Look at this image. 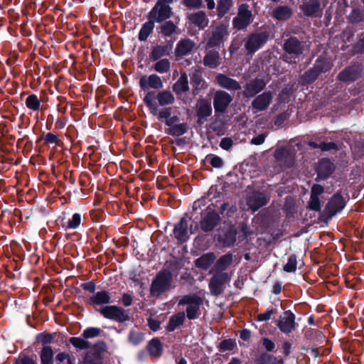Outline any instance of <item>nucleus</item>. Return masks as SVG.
<instances>
[{
	"instance_id": "1",
	"label": "nucleus",
	"mask_w": 364,
	"mask_h": 364,
	"mask_svg": "<svg viewBox=\"0 0 364 364\" xmlns=\"http://www.w3.org/2000/svg\"><path fill=\"white\" fill-rule=\"evenodd\" d=\"M175 0H157L154 6L147 14L148 21L142 24L139 32L138 39L139 41H146L151 33H152L155 23H162L169 19L173 14L171 4Z\"/></svg>"
},
{
	"instance_id": "2",
	"label": "nucleus",
	"mask_w": 364,
	"mask_h": 364,
	"mask_svg": "<svg viewBox=\"0 0 364 364\" xmlns=\"http://www.w3.org/2000/svg\"><path fill=\"white\" fill-rule=\"evenodd\" d=\"M282 48L284 51L282 59L287 63L296 64L304 58V43L296 36H291L284 40Z\"/></svg>"
},
{
	"instance_id": "3",
	"label": "nucleus",
	"mask_w": 364,
	"mask_h": 364,
	"mask_svg": "<svg viewBox=\"0 0 364 364\" xmlns=\"http://www.w3.org/2000/svg\"><path fill=\"white\" fill-rule=\"evenodd\" d=\"M254 21L249 4L244 3L238 6L237 16L232 19V27L237 31L245 30Z\"/></svg>"
},
{
	"instance_id": "4",
	"label": "nucleus",
	"mask_w": 364,
	"mask_h": 364,
	"mask_svg": "<svg viewBox=\"0 0 364 364\" xmlns=\"http://www.w3.org/2000/svg\"><path fill=\"white\" fill-rule=\"evenodd\" d=\"M173 100L174 97L171 92H147L144 97L145 102L154 114H156L159 105L171 104Z\"/></svg>"
},
{
	"instance_id": "5",
	"label": "nucleus",
	"mask_w": 364,
	"mask_h": 364,
	"mask_svg": "<svg viewBox=\"0 0 364 364\" xmlns=\"http://www.w3.org/2000/svg\"><path fill=\"white\" fill-rule=\"evenodd\" d=\"M228 36V24L220 23L213 28L210 36L207 41L206 48H220L227 41Z\"/></svg>"
},
{
	"instance_id": "6",
	"label": "nucleus",
	"mask_w": 364,
	"mask_h": 364,
	"mask_svg": "<svg viewBox=\"0 0 364 364\" xmlns=\"http://www.w3.org/2000/svg\"><path fill=\"white\" fill-rule=\"evenodd\" d=\"M269 33L267 31L254 32L250 34L245 43V48L249 54L256 53L262 48L269 39Z\"/></svg>"
},
{
	"instance_id": "7",
	"label": "nucleus",
	"mask_w": 364,
	"mask_h": 364,
	"mask_svg": "<svg viewBox=\"0 0 364 364\" xmlns=\"http://www.w3.org/2000/svg\"><path fill=\"white\" fill-rule=\"evenodd\" d=\"M364 70L363 65L358 62H354L345 68L338 75V80L341 82H355L361 77Z\"/></svg>"
},
{
	"instance_id": "8",
	"label": "nucleus",
	"mask_w": 364,
	"mask_h": 364,
	"mask_svg": "<svg viewBox=\"0 0 364 364\" xmlns=\"http://www.w3.org/2000/svg\"><path fill=\"white\" fill-rule=\"evenodd\" d=\"M171 282V274L168 272H162L157 274L151 287V294L153 296H159L169 289Z\"/></svg>"
},
{
	"instance_id": "9",
	"label": "nucleus",
	"mask_w": 364,
	"mask_h": 364,
	"mask_svg": "<svg viewBox=\"0 0 364 364\" xmlns=\"http://www.w3.org/2000/svg\"><path fill=\"white\" fill-rule=\"evenodd\" d=\"M202 304L200 297L196 295H188L183 296L180 301L179 305H186L187 317L194 319L198 316L200 306Z\"/></svg>"
},
{
	"instance_id": "10",
	"label": "nucleus",
	"mask_w": 364,
	"mask_h": 364,
	"mask_svg": "<svg viewBox=\"0 0 364 364\" xmlns=\"http://www.w3.org/2000/svg\"><path fill=\"white\" fill-rule=\"evenodd\" d=\"M299 9L304 18H320L322 15L320 0H304L299 5Z\"/></svg>"
},
{
	"instance_id": "11",
	"label": "nucleus",
	"mask_w": 364,
	"mask_h": 364,
	"mask_svg": "<svg viewBox=\"0 0 364 364\" xmlns=\"http://www.w3.org/2000/svg\"><path fill=\"white\" fill-rule=\"evenodd\" d=\"M347 23L353 27H361L364 25V6H353L346 16Z\"/></svg>"
},
{
	"instance_id": "12",
	"label": "nucleus",
	"mask_w": 364,
	"mask_h": 364,
	"mask_svg": "<svg viewBox=\"0 0 364 364\" xmlns=\"http://www.w3.org/2000/svg\"><path fill=\"white\" fill-rule=\"evenodd\" d=\"M294 315L291 311H285L280 316L277 326L281 331L289 333L294 328Z\"/></svg>"
},
{
	"instance_id": "13",
	"label": "nucleus",
	"mask_w": 364,
	"mask_h": 364,
	"mask_svg": "<svg viewBox=\"0 0 364 364\" xmlns=\"http://www.w3.org/2000/svg\"><path fill=\"white\" fill-rule=\"evenodd\" d=\"M230 279L228 273H220L215 274L209 284V288L211 293L214 295L220 294L223 291V285Z\"/></svg>"
},
{
	"instance_id": "14",
	"label": "nucleus",
	"mask_w": 364,
	"mask_h": 364,
	"mask_svg": "<svg viewBox=\"0 0 364 364\" xmlns=\"http://www.w3.org/2000/svg\"><path fill=\"white\" fill-rule=\"evenodd\" d=\"M139 85L144 91H146L149 88L160 89L163 84L157 75L151 74L148 77L145 75L141 76L139 80Z\"/></svg>"
},
{
	"instance_id": "15",
	"label": "nucleus",
	"mask_w": 364,
	"mask_h": 364,
	"mask_svg": "<svg viewBox=\"0 0 364 364\" xmlns=\"http://www.w3.org/2000/svg\"><path fill=\"white\" fill-rule=\"evenodd\" d=\"M218 84L227 90L236 91L241 88L240 83L235 80L229 77L225 74L220 73L215 77Z\"/></svg>"
},
{
	"instance_id": "16",
	"label": "nucleus",
	"mask_w": 364,
	"mask_h": 364,
	"mask_svg": "<svg viewBox=\"0 0 364 364\" xmlns=\"http://www.w3.org/2000/svg\"><path fill=\"white\" fill-rule=\"evenodd\" d=\"M203 65L210 68L215 69L221 63V58L218 51L215 50H208L203 59Z\"/></svg>"
},
{
	"instance_id": "17",
	"label": "nucleus",
	"mask_w": 364,
	"mask_h": 364,
	"mask_svg": "<svg viewBox=\"0 0 364 364\" xmlns=\"http://www.w3.org/2000/svg\"><path fill=\"white\" fill-rule=\"evenodd\" d=\"M195 46L193 41L189 38L181 39L176 45L175 54L176 57H183L190 53Z\"/></svg>"
},
{
	"instance_id": "18",
	"label": "nucleus",
	"mask_w": 364,
	"mask_h": 364,
	"mask_svg": "<svg viewBox=\"0 0 364 364\" xmlns=\"http://www.w3.org/2000/svg\"><path fill=\"white\" fill-rule=\"evenodd\" d=\"M345 205L343 197L340 195H335L328 202L326 210L330 216H333L338 212L341 211Z\"/></svg>"
},
{
	"instance_id": "19",
	"label": "nucleus",
	"mask_w": 364,
	"mask_h": 364,
	"mask_svg": "<svg viewBox=\"0 0 364 364\" xmlns=\"http://www.w3.org/2000/svg\"><path fill=\"white\" fill-rule=\"evenodd\" d=\"M189 21L199 28H205L209 22L206 14L203 11L191 14L188 17Z\"/></svg>"
},
{
	"instance_id": "20",
	"label": "nucleus",
	"mask_w": 364,
	"mask_h": 364,
	"mask_svg": "<svg viewBox=\"0 0 364 364\" xmlns=\"http://www.w3.org/2000/svg\"><path fill=\"white\" fill-rule=\"evenodd\" d=\"M156 27V31L163 36L171 37L177 33V26L173 21L165 20Z\"/></svg>"
},
{
	"instance_id": "21",
	"label": "nucleus",
	"mask_w": 364,
	"mask_h": 364,
	"mask_svg": "<svg viewBox=\"0 0 364 364\" xmlns=\"http://www.w3.org/2000/svg\"><path fill=\"white\" fill-rule=\"evenodd\" d=\"M292 15V9L287 5L278 6L272 11V17L280 21L289 20Z\"/></svg>"
},
{
	"instance_id": "22",
	"label": "nucleus",
	"mask_w": 364,
	"mask_h": 364,
	"mask_svg": "<svg viewBox=\"0 0 364 364\" xmlns=\"http://www.w3.org/2000/svg\"><path fill=\"white\" fill-rule=\"evenodd\" d=\"M101 314L107 318L122 321L124 318V315L122 309L114 306H109L101 309Z\"/></svg>"
},
{
	"instance_id": "23",
	"label": "nucleus",
	"mask_w": 364,
	"mask_h": 364,
	"mask_svg": "<svg viewBox=\"0 0 364 364\" xmlns=\"http://www.w3.org/2000/svg\"><path fill=\"white\" fill-rule=\"evenodd\" d=\"M172 50V44L157 45L152 48L150 54V58L153 61H156L164 56H168Z\"/></svg>"
},
{
	"instance_id": "24",
	"label": "nucleus",
	"mask_w": 364,
	"mask_h": 364,
	"mask_svg": "<svg viewBox=\"0 0 364 364\" xmlns=\"http://www.w3.org/2000/svg\"><path fill=\"white\" fill-rule=\"evenodd\" d=\"M332 66V63L326 58L319 56L315 60L311 68L319 76V75L321 73H326L328 72L331 69Z\"/></svg>"
},
{
	"instance_id": "25",
	"label": "nucleus",
	"mask_w": 364,
	"mask_h": 364,
	"mask_svg": "<svg viewBox=\"0 0 364 364\" xmlns=\"http://www.w3.org/2000/svg\"><path fill=\"white\" fill-rule=\"evenodd\" d=\"M191 84L193 87V91H200L205 90L208 85L205 82L202 76L200 70H196L191 76Z\"/></svg>"
},
{
	"instance_id": "26",
	"label": "nucleus",
	"mask_w": 364,
	"mask_h": 364,
	"mask_svg": "<svg viewBox=\"0 0 364 364\" xmlns=\"http://www.w3.org/2000/svg\"><path fill=\"white\" fill-rule=\"evenodd\" d=\"M174 235L181 242L188 240L189 232L188 230V223L185 218H182L178 224L175 226Z\"/></svg>"
},
{
	"instance_id": "27",
	"label": "nucleus",
	"mask_w": 364,
	"mask_h": 364,
	"mask_svg": "<svg viewBox=\"0 0 364 364\" xmlns=\"http://www.w3.org/2000/svg\"><path fill=\"white\" fill-rule=\"evenodd\" d=\"M268 82V76L258 75L255 79L247 84L246 91H262Z\"/></svg>"
},
{
	"instance_id": "28",
	"label": "nucleus",
	"mask_w": 364,
	"mask_h": 364,
	"mask_svg": "<svg viewBox=\"0 0 364 364\" xmlns=\"http://www.w3.org/2000/svg\"><path fill=\"white\" fill-rule=\"evenodd\" d=\"M231 101L228 92H217L214 100V107L216 111L223 112Z\"/></svg>"
},
{
	"instance_id": "29",
	"label": "nucleus",
	"mask_w": 364,
	"mask_h": 364,
	"mask_svg": "<svg viewBox=\"0 0 364 364\" xmlns=\"http://www.w3.org/2000/svg\"><path fill=\"white\" fill-rule=\"evenodd\" d=\"M215 259V256L213 253H206L195 261V265L199 269L206 270L212 265Z\"/></svg>"
},
{
	"instance_id": "30",
	"label": "nucleus",
	"mask_w": 364,
	"mask_h": 364,
	"mask_svg": "<svg viewBox=\"0 0 364 364\" xmlns=\"http://www.w3.org/2000/svg\"><path fill=\"white\" fill-rule=\"evenodd\" d=\"M219 220L218 215L215 212H209L201 222V228L205 231L211 230Z\"/></svg>"
},
{
	"instance_id": "31",
	"label": "nucleus",
	"mask_w": 364,
	"mask_h": 364,
	"mask_svg": "<svg viewBox=\"0 0 364 364\" xmlns=\"http://www.w3.org/2000/svg\"><path fill=\"white\" fill-rule=\"evenodd\" d=\"M267 200L263 194L254 193L248 199L247 205L253 211L257 210L266 203Z\"/></svg>"
},
{
	"instance_id": "32",
	"label": "nucleus",
	"mask_w": 364,
	"mask_h": 364,
	"mask_svg": "<svg viewBox=\"0 0 364 364\" xmlns=\"http://www.w3.org/2000/svg\"><path fill=\"white\" fill-rule=\"evenodd\" d=\"M271 99L270 92H263L253 101L252 106L257 111L263 110L269 105Z\"/></svg>"
},
{
	"instance_id": "33",
	"label": "nucleus",
	"mask_w": 364,
	"mask_h": 364,
	"mask_svg": "<svg viewBox=\"0 0 364 364\" xmlns=\"http://www.w3.org/2000/svg\"><path fill=\"white\" fill-rule=\"evenodd\" d=\"M233 0H218L216 11L219 18H223L231 10Z\"/></svg>"
},
{
	"instance_id": "34",
	"label": "nucleus",
	"mask_w": 364,
	"mask_h": 364,
	"mask_svg": "<svg viewBox=\"0 0 364 364\" xmlns=\"http://www.w3.org/2000/svg\"><path fill=\"white\" fill-rule=\"evenodd\" d=\"M318 77V75L316 72L312 68H310L299 77L298 83L303 86L308 85L313 83Z\"/></svg>"
},
{
	"instance_id": "35",
	"label": "nucleus",
	"mask_w": 364,
	"mask_h": 364,
	"mask_svg": "<svg viewBox=\"0 0 364 364\" xmlns=\"http://www.w3.org/2000/svg\"><path fill=\"white\" fill-rule=\"evenodd\" d=\"M351 50L353 55H364V32L358 34L356 41L352 45Z\"/></svg>"
},
{
	"instance_id": "36",
	"label": "nucleus",
	"mask_w": 364,
	"mask_h": 364,
	"mask_svg": "<svg viewBox=\"0 0 364 364\" xmlns=\"http://www.w3.org/2000/svg\"><path fill=\"white\" fill-rule=\"evenodd\" d=\"M110 296L105 291L97 292L90 298V303L93 305H102L109 302Z\"/></svg>"
},
{
	"instance_id": "37",
	"label": "nucleus",
	"mask_w": 364,
	"mask_h": 364,
	"mask_svg": "<svg viewBox=\"0 0 364 364\" xmlns=\"http://www.w3.org/2000/svg\"><path fill=\"white\" fill-rule=\"evenodd\" d=\"M212 108L210 102L207 100H200L198 103V115L200 118H204L211 114Z\"/></svg>"
},
{
	"instance_id": "38",
	"label": "nucleus",
	"mask_w": 364,
	"mask_h": 364,
	"mask_svg": "<svg viewBox=\"0 0 364 364\" xmlns=\"http://www.w3.org/2000/svg\"><path fill=\"white\" fill-rule=\"evenodd\" d=\"M173 91H189L188 76L183 73L173 85Z\"/></svg>"
},
{
	"instance_id": "39",
	"label": "nucleus",
	"mask_w": 364,
	"mask_h": 364,
	"mask_svg": "<svg viewBox=\"0 0 364 364\" xmlns=\"http://www.w3.org/2000/svg\"><path fill=\"white\" fill-rule=\"evenodd\" d=\"M232 262V256L225 255L220 257L212 269V272H219L225 269Z\"/></svg>"
},
{
	"instance_id": "40",
	"label": "nucleus",
	"mask_w": 364,
	"mask_h": 364,
	"mask_svg": "<svg viewBox=\"0 0 364 364\" xmlns=\"http://www.w3.org/2000/svg\"><path fill=\"white\" fill-rule=\"evenodd\" d=\"M184 319L185 314L183 312H180L172 316L169 321L168 330L173 331L177 326L183 323Z\"/></svg>"
},
{
	"instance_id": "41",
	"label": "nucleus",
	"mask_w": 364,
	"mask_h": 364,
	"mask_svg": "<svg viewBox=\"0 0 364 364\" xmlns=\"http://www.w3.org/2000/svg\"><path fill=\"white\" fill-rule=\"evenodd\" d=\"M170 116L171 110L169 108L163 109L158 114V118L161 120L165 119L166 124L168 126H171L177 120L176 117L170 118Z\"/></svg>"
},
{
	"instance_id": "42",
	"label": "nucleus",
	"mask_w": 364,
	"mask_h": 364,
	"mask_svg": "<svg viewBox=\"0 0 364 364\" xmlns=\"http://www.w3.org/2000/svg\"><path fill=\"white\" fill-rule=\"evenodd\" d=\"M157 62L154 65V69L159 73H164L170 69V61L167 58L158 60Z\"/></svg>"
},
{
	"instance_id": "43",
	"label": "nucleus",
	"mask_w": 364,
	"mask_h": 364,
	"mask_svg": "<svg viewBox=\"0 0 364 364\" xmlns=\"http://www.w3.org/2000/svg\"><path fill=\"white\" fill-rule=\"evenodd\" d=\"M53 357V350L50 347H44L41 351V359L42 364H51Z\"/></svg>"
},
{
	"instance_id": "44",
	"label": "nucleus",
	"mask_w": 364,
	"mask_h": 364,
	"mask_svg": "<svg viewBox=\"0 0 364 364\" xmlns=\"http://www.w3.org/2000/svg\"><path fill=\"white\" fill-rule=\"evenodd\" d=\"M149 350L151 355L159 356L161 351V344L158 339H152L149 344Z\"/></svg>"
},
{
	"instance_id": "45",
	"label": "nucleus",
	"mask_w": 364,
	"mask_h": 364,
	"mask_svg": "<svg viewBox=\"0 0 364 364\" xmlns=\"http://www.w3.org/2000/svg\"><path fill=\"white\" fill-rule=\"evenodd\" d=\"M168 133L174 136H181L186 132L185 124H172L169 126Z\"/></svg>"
},
{
	"instance_id": "46",
	"label": "nucleus",
	"mask_w": 364,
	"mask_h": 364,
	"mask_svg": "<svg viewBox=\"0 0 364 364\" xmlns=\"http://www.w3.org/2000/svg\"><path fill=\"white\" fill-rule=\"evenodd\" d=\"M70 343L77 348L80 350L89 348V343L83 338L79 337H73L70 339Z\"/></svg>"
},
{
	"instance_id": "47",
	"label": "nucleus",
	"mask_w": 364,
	"mask_h": 364,
	"mask_svg": "<svg viewBox=\"0 0 364 364\" xmlns=\"http://www.w3.org/2000/svg\"><path fill=\"white\" fill-rule=\"evenodd\" d=\"M26 105L28 108L37 110L40 106V101L36 95H31L27 97L26 100Z\"/></svg>"
},
{
	"instance_id": "48",
	"label": "nucleus",
	"mask_w": 364,
	"mask_h": 364,
	"mask_svg": "<svg viewBox=\"0 0 364 364\" xmlns=\"http://www.w3.org/2000/svg\"><path fill=\"white\" fill-rule=\"evenodd\" d=\"M332 171V165L327 161L321 162L318 167V175L321 176H326Z\"/></svg>"
},
{
	"instance_id": "49",
	"label": "nucleus",
	"mask_w": 364,
	"mask_h": 364,
	"mask_svg": "<svg viewBox=\"0 0 364 364\" xmlns=\"http://www.w3.org/2000/svg\"><path fill=\"white\" fill-rule=\"evenodd\" d=\"M297 261L295 255L289 257L287 263L284 266V270L287 272H294L296 269Z\"/></svg>"
},
{
	"instance_id": "50",
	"label": "nucleus",
	"mask_w": 364,
	"mask_h": 364,
	"mask_svg": "<svg viewBox=\"0 0 364 364\" xmlns=\"http://www.w3.org/2000/svg\"><path fill=\"white\" fill-rule=\"evenodd\" d=\"M182 4L191 9H200L203 6L202 0H182Z\"/></svg>"
},
{
	"instance_id": "51",
	"label": "nucleus",
	"mask_w": 364,
	"mask_h": 364,
	"mask_svg": "<svg viewBox=\"0 0 364 364\" xmlns=\"http://www.w3.org/2000/svg\"><path fill=\"white\" fill-rule=\"evenodd\" d=\"M101 330L98 328H87L83 331V337L85 338H95L100 335Z\"/></svg>"
},
{
	"instance_id": "52",
	"label": "nucleus",
	"mask_w": 364,
	"mask_h": 364,
	"mask_svg": "<svg viewBox=\"0 0 364 364\" xmlns=\"http://www.w3.org/2000/svg\"><path fill=\"white\" fill-rule=\"evenodd\" d=\"M81 222V215L79 213H75L72 218L68 221V226L71 229L77 228Z\"/></svg>"
},
{
	"instance_id": "53",
	"label": "nucleus",
	"mask_w": 364,
	"mask_h": 364,
	"mask_svg": "<svg viewBox=\"0 0 364 364\" xmlns=\"http://www.w3.org/2000/svg\"><path fill=\"white\" fill-rule=\"evenodd\" d=\"M309 145L314 148L318 147L321 149L324 150V151H328V150L335 149V147H336V145L333 143H325V142L321 143L320 144L317 145L315 142L310 141Z\"/></svg>"
},
{
	"instance_id": "54",
	"label": "nucleus",
	"mask_w": 364,
	"mask_h": 364,
	"mask_svg": "<svg viewBox=\"0 0 364 364\" xmlns=\"http://www.w3.org/2000/svg\"><path fill=\"white\" fill-rule=\"evenodd\" d=\"M144 339L143 335L137 331H132L129 335V341L134 345H137Z\"/></svg>"
},
{
	"instance_id": "55",
	"label": "nucleus",
	"mask_w": 364,
	"mask_h": 364,
	"mask_svg": "<svg viewBox=\"0 0 364 364\" xmlns=\"http://www.w3.org/2000/svg\"><path fill=\"white\" fill-rule=\"evenodd\" d=\"M289 154V151L287 149L281 148L278 149L274 152L275 158L279 161H283Z\"/></svg>"
},
{
	"instance_id": "56",
	"label": "nucleus",
	"mask_w": 364,
	"mask_h": 364,
	"mask_svg": "<svg viewBox=\"0 0 364 364\" xmlns=\"http://www.w3.org/2000/svg\"><path fill=\"white\" fill-rule=\"evenodd\" d=\"M309 207L314 210H318L321 208L320 201L318 197L311 196Z\"/></svg>"
},
{
	"instance_id": "57",
	"label": "nucleus",
	"mask_w": 364,
	"mask_h": 364,
	"mask_svg": "<svg viewBox=\"0 0 364 364\" xmlns=\"http://www.w3.org/2000/svg\"><path fill=\"white\" fill-rule=\"evenodd\" d=\"M266 134H260L257 136H255L251 140V144L255 145H260L264 142Z\"/></svg>"
},
{
	"instance_id": "58",
	"label": "nucleus",
	"mask_w": 364,
	"mask_h": 364,
	"mask_svg": "<svg viewBox=\"0 0 364 364\" xmlns=\"http://www.w3.org/2000/svg\"><path fill=\"white\" fill-rule=\"evenodd\" d=\"M222 149L228 150L232 146V141L229 138H223L220 144Z\"/></svg>"
},
{
	"instance_id": "59",
	"label": "nucleus",
	"mask_w": 364,
	"mask_h": 364,
	"mask_svg": "<svg viewBox=\"0 0 364 364\" xmlns=\"http://www.w3.org/2000/svg\"><path fill=\"white\" fill-rule=\"evenodd\" d=\"M274 314L273 310H269L266 313L260 314L257 316V319L259 321H267L270 318L271 316Z\"/></svg>"
},
{
	"instance_id": "60",
	"label": "nucleus",
	"mask_w": 364,
	"mask_h": 364,
	"mask_svg": "<svg viewBox=\"0 0 364 364\" xmlns=\"http://www.w3.org/2000/svg\"><path fill=\"white\" fill-rule=\"evenodd\" d=\"M233 346H234L233 342L230 340H225V341H222L220 343V347L224 350H231L233 348Z\"/></svg>"
},
{
	"instance_id": "61",
	"label": "nucleus",
	"mask_w": 364,
	"mask_h": 364,
	"mask_svg": "<svg viewBox=\"0 0 364 364\" xmlns=\"http://www.w3.org/2000/svg\"><path fill=\"white\" fill-rule=\"evenodd\" d=\"M323 191V188L320 185L316 184V185L313 186V187L311 188V196L318 197V196L319 194H321Z\"/></svg>"
},
{
	"instance_id": "62",
	"label": "nucleus",
	"mask_w": 364,
	"mask_h": 364,
	"mask_svg": "<svg viewBox=\"0 0 364 364\" xmlns=\"http://www.w3.org/2000/svg\"><path fill=\"white\" fill-rule=\"evenodd\" d=\"M264 347L268 350L272 351L274 348V343L268 338H264L262 341Z\"/></svg>"
},
{
	"instance_id": "63",
	"label": "nucleus",
	"mask_w": 364,
	"mask_h": 364,
	"mask_svg": "<svg viewBox=\"0 0 364 364\" xmlns=\"http://www.w3.org/2000/svg\"><path fill=\"white\" fill-rule=\"evenodd\" d=\"M148 323L151 330L156 331L159 329L160 323L158 321L149 318L148 320Z\"/></svg>"
},
{
	"instance_id": "64",
	"label": "nucleus",
	"mask_w": 364,
	"mask_h": 364,
	"mask_svg": "<svg viewBox=\"0 0 364 364\" xmlns=\"http://www.w3.org/2000/svg\"><path fill=\"white\" fill-rule=\"evenodd\" d=\"M52 336L50 334L39 335L38 340L43 344L49 343L52 341Z\"/></svg>"
}]
</instances>
